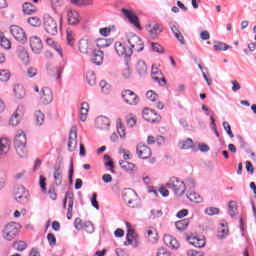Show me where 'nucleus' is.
Wrapping results in <instances>:
<instances>
[{
    "label": "nucleus",
    "mask_w": 256,
    "mask_h": 256,
    "mask_svg": "<svg viewBox=\"0 0 256 256\" xmlns=\"http://www.w3.org/2000/svg\"><path fill=\"white\" fill-rule=\"evenodd\" d=\"M14 148L19 157L27 155V135L24 131L20 130L14 137Z\"/></svg>",
    "instance_id": "obj_1"
},
{
    "label": "nucleus",
    "mask_w": 256,
    "mask_h": 256,
    "mask_svg": "<svg viewBox=\"0 0 256 256\" xmlns=\"http://www.w3.org/2000/svg\"><path fill=\"white\" fill-rule=\"evenodd\" d=\"M166 187L171 189L177 197H183V195H185V191H187V185L185 182L175 176L168 180Z\"/></svg>",
    "instance_id": "obj_2"
},
{
    "label": "nucleus",
    "mask_w": 256,
    "mask_h": 256,
    "mask_svg": "<svg viewBox=\"0 0 256 256\" xmlns=\"http://www.w3.org/2000/svg\"><path fill=\"white\" fill-rule=\"evenodd\" d=\"M43 28L48 35H57L59 31L57 20L49 15H45L43 18Z\"/></svg>",
    "instance_id": "obj_3"
},
{
    "label": "nucleus",
    "mask_w": 256,
    "mask_h": 256,
    "mask_svg": "<svg viewBox=\"0 0 256 256\" xmlns=\"http://www.w3.org/2000/svg\"><path fill=\"white\" fill-rule=\"evenodd\" d=\"M2 235L6 241H13V238L19 235V224L16 222L6 224Z\"/></svg>",
    "instance_id": "obj_4"
},
{
    "label": "nucleus",
    "mask_w": 256,
    "mask_h": 256,
    "mask_svg": "<svg viewBox=\"0 0 256 256\" xmlns=\"http://www.w3.org/2000/svg\"><path fill=\"white\" fill-rule=\"evenodd\" d=\"M128 43L130 45L129 49L132 51H136V53H141L145 49V42H143V39L141 37L133 34L128 37Z\"/></svg>",
    "instance_id": "obj_5"
},
{
    "label": "nucleus",
    "mask_w": 256,
    "mask_h": 256,
    "mask_svg": "<svg viewBox=\"0 0 256 256\" xmlns=\"http://www.w3.org/2000/svg\"><path fill=\"white\" fill-rule=\"evenodd\" d=\"M142 117L147 121V123H161V114L150 108L143 109Z\"/></svg>",
    "instance_id": "obj_6"
},
{
    "label": "nucleus",
    "mask_w": 256,
    "mask_h": 256,
    "mask_svg": "<svg viewBox=\"0 0 256 256\" xmlns=\"http://www.w3.org/2000/svg\"><path fill=\"white\" fill-rule=\"evenodd\" d=\"M121 98L123 99V102L126 103V105H137L139 103V96L133 92V90H123L121 92Z\"/></svg>",
    "instance_id": "obj_7"
},
{
    "label": "nucleus",
    "mask_w": 256,
    "mask_h": 256,
    "mask_svg": "<svg viewBox=\"0 0 256 256\" xmlns=\"http://www.w3.org/2000/svg\"><path fill=\"white\" fill-rule=\"evenodd\" d=\"M123 201L128 205L131 209H135L137 207V193L132 189H127L122 194Z\"/></svg>",
    "instance_id": "obj_8"
},
{
    "label": "nucleus",
    "mask_w": 256,
    "mask_h": 256,
    "mask_svg": "<svg viewBox=\"0 0 256 256\" xmlns=\"http://www.w3.org/2000/svg\"><path fill=\"white\" fill-rule=\"evenodd\" d=\"M74 227L78 231H86V233H94L95 232V226H93V223H91V221H83V220H81V218L75 219Z\"/></svg>",
    "instance_id": "obj_9"
},
{
    "label": "nucleus",
    "mask_w": 256,
    "mask_h": 256,
    "mask_svg": "<svg viewBox=\"0 0 256 256\" xmlns=\"http://www.w3.org/2000/svg\"><path fill=\"white\" fill-rule=\"evenodd\" d=\"M127 229V235H126V241L124 242V245L129 246L133 245V247H137L139 245V236L135 232V230L131 229V225L126 222Z\"/></svg>",
    "instance_id": "obj_10"
},
{
    "label": "nucleus",
    "mask_w": 256,
    "mask_h": 256,
    "mask_svg": "<svg viewBox=\"0 0 256 256\" xmlns=\"http://www.w3.org/2000/svg\"><path fill=\"white\" fill-rule=\"evenodd\" d=\"M10 33L16 41H19V43H27V34H25L23 28L17 25H12L10 27Z\"/></svg>",
    "instance_id": "obj_11"
},
{
    "label": "nucleus",
    "mask_w": 256,
    "mask_h": 256,
    "mask_svg": "<svg viewBox=\"0 0 256 256\" xmlns=\"http://www.w3.org/2000/svg\"><path fill=\"white\" fill-rule=\"evenodd\" d=\"M121 11L124 17H126L129 23H131V25L135 26L136 29H138L139 31L143 30V28L141 27V24L139 23V18L137 17V14H135L133 10L122 8Z\"/></svg>",
    "instance_id": "obj_12"
},
{
    "label": "nucleus",
    "mask_w": 256,
    "mask_h": 256,
    "mask_svg": "<svg viewBox=\"0 0 256 256\" xmlns=\"http://www.w3.org/2000/svg\"><path fill=\"white\" fill-rule=\"evenodd\" d=\"M75 197L73 196L72 193H67L65 195V198L63 200V207L64 209L67 208V203H68V208H67V219H72L73 218V205H74Z\"/></svg>",
    "instance_id": "obj_13"
},
{
    "label": "nucleus",
    "mask_w": 256,
    "mask_h": 256,
    "mask_svg": "<svg viewBox=\"0 0 256 256\" xmlns=\"http://www.w3.org/2000/svg\"><path fill=\"white\" fill-rule=\"evenodd\" d=\"M136 155H138L139 159H151V155L153 152L149 148V146L140 143L136 146Z\"/></svg>",
    "instance_id": "obj_14"
},
{
    "label": "nucleus",
    "mask_w": 256,
    "mask_h": 256,
    "mask_svg": "<svg viewBox=\"0 0 256 256\" xmlns=\"http://www.w3.org/2000/svg\"><path fill=\"white\" fill-rule=\"evenodd\" d=\"M29 41H30V47L32 51L36 55H39V53L43 51V41L41 40V38L37 36H31Z\"/></svg>",
    "instance_id": "obj_15"
},
{
    "label": "nucleus",
    "mask_w": 256,
    "mask_h": 256,
    "mask_svg": "<svg viewBox=\"0 0 256 256\" xmlns=\"http://www.w3.org/2000/svg\"><path fill=\"white\" fill-rule=\"evenodd\" d=\"M77 149V126H72L69 134L68 150L73 152Z\"/></svg>",
    "instance_id": "obj_16"
},
{
    "label": "nucleus",
    "mask_w": 256,
    "mask_h": 256,
    "mask_svg": "<svg viewBox=\"0 0 256 256\" xmlns=\"http://www.w3.org/2000/svg\"><path fill=\"white\" fill-rule=\"evenodd\" d=\"M151 77L156 83H159L161 87H165L167 85V80H165V77L159 68L152 67Z\"/></svg>",
    "instance_id": "obj_17"
},
{
    "label": "nucleus",
    "mask_w": 256,
    "mask_h": 256,
    "mask_svg": "<svg viewBox=\"0 0 256 256\" xmlns=\"http://www.w3.org/2000/svg\"><path fill=\"white\" fill-rule=\"evenodd\" d=\"M67 21H68V25H79V23H81V15L73 9H69L67 11Z\"/></svg>",
    "instance_id": "obj_18"
},
{
    "label": "nucleus",
    "mask_w": 256,
    "mask_h": 256,
    "mask_svg": "<svg viewBox=\"0 0 256 256\" xmlns=\"http://www.w3.org/2000/svg\"><path fill=\"white\" fill-rule=\"evenodd\" d=\"M79 51L82 55H89L90 51H93V42L88 39H82L79 42Z\"/></svg>",
    "instance_id": "obj_19"
},
{
    "label": "nucleus",
    "mask_w": 256,
    "mask_h": 256,
    "mask_svg": "<svg viewBox=\"0 0 256 256\" xmlns=\"http://www.w3.org/2000/svg\"><path fill=\"white\" fill-rule=\"evenodd\" d=\"M40 99L44 105H49L53 101V91H51V88H42Z\"/></svg>",
    "instance_id": "obj_20"
},
{
    "label": "nucleus",
    "mask_w": 256,
    "mask_h": 256,
    "mask_svg": "<svg viewBox=\"0 0 256 256\" xmlns=\"http://www.w3.org/2000/svg\"><path fill=\"white\" fill-rule=\"evenodd\" d=\"M163 241L165 243V246L169 247V249H179V242L175 237L169 234H165Z\"/></svg>",
    "instance_id": "obj_21"
},
{
    "label": "nucleus",
    "mask_w": 256,
    "mask_h": 256,
    "mask_svg": "<svg viewBox=\"0 0 256 256\" xmlns=\"http://www.w3.org/2000/svg\"><path fill=\"white\" fill-rule=\"evenodd\" d=\"M97 129H100V131H107L109 129V118L100 116L95 121Z\"/></svg>",
    "instance_id": "obj_22"
},
{
    "label": "nucleus",
    "mask_w": 256,
    "mask_h": 256,
    "mask_svg": "<svg viewBox=\"0 0 256 256\" xmlns=\"http://www.w3.org/2000/svg\"><path fill=\"white\" fill-rule=\"evenodd\" d=\"M11 149V140L7 138L0 139V157L7 155Z\"/></svg>",
    "instance_id": "obj_23"
},
{
    "label": "nucleus",
    "mask_w": 256,
    "mask_h": 256,
    "mask_svg": "<svg viewBox=\"0 0 256 256\" xmlns=\"http://www.w3.org/2000/svg\"><path fill=\"white\" fill-rule=\"evenodd\" d=\"M25 114V111L23 110V107H18L15 111V113L12 115L11 119H10V123H12V125H19V122L21 121V119L23 118V115Z\"/></svg>",
    "instance_id": "obj_24"
},
{
    "label": "nucleus",
    "mask_w": 256,
    "mask_h": 256,
    "mask_svg": "<svg viewBox=\"0 0 256 256\" xmlns=\"http://www.w3.org/2000/svg\"><path fill=\"white\" fill-rule=\"evenodd\" d=\"M116 53L120 56L131 57L132 51L130 48H125V45L121 43L115 44Z\"/></svg>",
    "instance_id": "obj_25"
},
{
    "label": "nucleus",
    "mask_w": 256,
    "mask_h": 256,
    "mask_svg": "<svg viewBox=\"0 0 256 256\" xmlns=\"http://www.w3.org/2000/svg\"><path fill=\"white\" fill-rule=\"evenodd\" d=\"M53 177L56 185H61V183H63V172L61 171V164H55Z\"/></svg>",
    "instance_id": "obj_26"
},
{
    "label": "nucleus",
    "mask_w": 256,
    "mask_h": 256,
    "mask_svg": "<svg viewBox=\"0 0 256 256\" xmlns=\"http://www.w3.org/2000/svg\"><path fill=\"white\" fill-rule=\"evenodd\" d=\"M147 31L150 33L151 37L155 38L159 37V35H161V31L163 30L161 29V26L159 24L152 23L148 25Z\"/></svg>",
    "instance_id": "obj_27"
},
{
    "label": "nucleus",
    "mask_w": 256,
    "mask_h": 256,
    "mask_svg": "<svg viewBox=\"0 0 256 256\" xmlns=\"http://www.w3.org/2000/svg\"><path fill=\"white\" fill-rule=\"evenodd\" d=\"M103 51L101 50H97V49H93L92 52V63H94V65H101L103 63Z\"/></svg>",
    "instance_id": "obj_28"
},
{
    "label": "nucleus",
    "mask_w": 256,
    "mask_h": 256,
    "mask_svg": "<svg viewBox=\"0 0 256 256\" xmlns=\"http://www.w3.org/2000/svg\"><path fill=\"white\" fill-rule=\"evenodd\" d=\"M146 233H147L148 241L150 243H157V241H159V234L157 233V229L153 227H149L146 230Z\"/></svg>",
    "instance_id": "obj_29"
},
{
    "label": "nucleus",
    "mask_w": 256,
    "mask_h": 256,
    "mask_svg": "<svg viewBox=\"0 0 256 256\" xmlns=\"http://www.w3.org/2000/svg\"><path fill=\"white\" fill-rule=\"evenodd\" d=\"M22 11L25 15H33V13H37V6L31 2H25L22 6Z\"/></svg>",
    "instance_id": "obj_30"
},
{
    "label": "nucleus",
    "mask_w": 256,
    "mask_h": 256,
    "mask_svg": "<svg viewBox=\"0 0 256 256\" xmlns=\"http://www.w3.org/2000/svg\"><path fill=\"white\" fill-rule=\"evenodd\" d=\"M119 165L123 171H127L128 173H132V171H135L137 169V166L133 164L132 162H128L127 160H121L119 162Z\"/></svg>",
    "instance_id": "obj_31"
},
{
    "label": "nucleus",
    "mask_w": 256,
    "mask_h": 256,
    "mask_svg": "<svg viewBox=\"0 0 256 256\" xmlns=\"http://www.w3.org/2000/svg\"><path fill=\"white\" fill-rule=\"evenodd\" d=\"M46 44L51 47L52 49H55V51L59 54L60 57H63V49L53 38H47L46 39Z\"/></svg>",
    "instance_id": "obj_32"
},
{
    "label": "nucleus",
    "mask_w": 256,
    "mask_h": 256,
    "mask_svg": "<svg viewBox=\"0 0 256 256\" xmlns=\"http://www.w3.org/2000/svg\"><path fill=\"white\" fill-rule=\"evenodd\" d=\"M110 44L111 42L106 38H98L92 43L93 47H97V49H105L106 47H109Z\"/></svg>",
    "instance_id": "obj_33"
},
{
    "label": "nucleus",
    "mask_w": 256,
    "mask_h": 256,
    "mask_svg": "<svg viewBox=\"0 0 256 256\" xmlns=\"http://www.w3.org/2000/svg\"><path fill=\"white\" fill-rule=\"evenodd\" d=\"M186 197L191 201V203H203V197H201L197 192H187Z\"/></svg>",
    "instance_id": "obj_34"
},
{
    "label": "nucleus",
    "mask_w": 256,
    "mask_h": 256,
    "mask_svg": "<svg viewBox=\"0 0 256 256\" xmlns=\"http://www.w3.org/2000/svg\"><path fill=\"white\" fill-rule=\"evenodd\" d=\"M178 147L179 149H182V150L193 149V147H195V144L193 143V139L187 138L184 141H180L178 143Z\"/></svg>",
    "instance_id": "obj_35"
},
{
    "label": "nucleus",
    "mask_w": 256,
    "mask_h": 256,
    "mask_svg": "<svg viewBox=\"0 0 256 256\" xmlns=\"http://www.w3.org/2000/svg\"><path fill=\"white\" fill-rule=\"evenodd\" d=\"M0 46L6 50L11 49V40L5 37L3 32H0Z\"/></svg>",
    "instance_id": "obj_36"
},
{
    "label": "nucleus",
    "mask_w": 256,
    "mask_h": 256,
    "mask_svg": "<svg viewBox=\"0 0 256 256\" xmlns=\"http://www.w3.org/2000/svg\"><path fill=\"white\" fill-rule=\"evenodd\" d=\"M87 115H89V104L87 102H83L80 108L81 121H87Z\"/></svg>",
    "instance_id": "obj_37"
},
{
    "label": "nucleus",
    "mask_w": 256,
    "mask_h": 256,
    "mask_svg": "<svg viewBox=\"0 0 256 256\" xmlns=\"http://www.w3.org/2000/svg\"><path fill=\"white\" fill-rule=\"evenodd\" d=\"M18 57L25 65L29 64V52L25 48L19 50Z\"/></svg>",
    "instance_id": "obj_38"
},
{
    "label": "nucleus",
    "mask_w": 256,
    "mask_h": 256,
    "mask_svg": "<svg viewBox=\"0 0 256 256\" xmlns=\"http://www.w3.org/2000/svg\"><path fill=\"white\" fill-rule=\"evenodd\" d=\"M99 86H100L101 91L104 93V95H109V93H111V91H113L111 84H109L105 80L100 81Z\"/></svg>",
    "instance_id": "obj_39"
},
{
    "label": "nucleus",
    "mask_w": 256,
    "mask_h": 256,
    "mask_svg": "<svg viewBox=\"0 0 256 256\" xmlns=\"http://www.w3.org/2000/svg\"><path fill=\"white\" fill-rule=\"evenodd\" d=\"M86 79L88 84L93 87V85L97 84V77L95 76V72L93 70H88L86 73Z\"/></svg>",
    "instance_id": "obj_40"
},
{
    "label": "nucleus",
    "mask_w": 256,
    "mask_h": 256,
    "mask_svg": "<svg viewBox=\"0 0 256 256\" xmlns=\"http://www.w3.org/2000/svg\"><path fill=\"white\" fill-rule=\"evenodd\" d=\"M104 165L105 167H109L108 170L110 171V173H115V165L113 164L111 156H109L108 154L104 155Z\"/></svg>",
    "instance_id": "obj_41"
},
{
    "label": "nucleus",
    "mask_w": 256,
    "mask_h": 256,
    "mask_svg": "<svg viewBox=\"0 0 256 256\" xmlns=\"http://www.w3.org/2000/svg\"><path fill=\"white\" fill-rule=\"evenodd\" d=\"M13 248L15 249V251L23 252L25 251V249H27V242L23 240H16L13 243Z\"/></svg>",
    "instance_id": "obj_42"
},
{
    "label": "nucleus",
    "mask_w": 256,
    "mask_h": 256,
    "mask_svg": "<svg viewBox=\"0 0 256 256\" xmlns=\"http://www.w3.org/2000/svg\"><path fill=\"white\" fill-rule=\"evenodd\" d=\"M189 223H190L189 219L179 220L175 223L176 229H178V231H185V229H187V227H189Z\"/></svg>",
    "instance_id": "obj_43"
},
{
    "label": "nucleus",
    "mask_w": 256,
    "mask_h": 256,
    "mask_svg": "<svg viewBox=\"0 0 256 256\" xmlns=\"http://www.w3.org/2000/svg\"><path fill=\"white\" fill-rule=\"evenodd\" d=\"M136 71L138 75H146L147 74V64L143 61H138L136 65Z\"/></svg>",
    "instance_id": "obj_44"
},
{
    "label": "nucleus",
    "mask_w": 256,
    "mask_h": 256,
    "mask_svg": "<svg viewBox=\"0 0 256 256\" xmlns=\"http://www.w3.org/2000/svg\"><path fill=\"white\" fill-rule=\"evenodd\" d=\"M191 245L194 247H198L201 249L202 247H205V239L199 238V237H193L190 241Z\"/></svg>",
    "instance_id": "obj_45"
},
{
    "label": "nucleus",
    "mask_w": 256,
    "mask_h": 256,
    "mask_svg": "<svg viewBox=\"0 0 256 256\" xmlns=\"http://www.w3.org/2000/svg\"><path fill=\"white\" fill-rule=\"evenodd\" d=\"M25 190L18 189V192L15 194L16 201H19V203H27V196H25Z\"/></svg>",
    "instance_id": "obj_46"
},
{
    "label": "nucleus",
    "mask_w": 256,
    "mask_h": 256,
    "mask_svg": "<svg viewBox=\"0 0 256 256\" xmlns=\"http://www.w3.org/2000/svg\"><path fill=\"white\" fill-rule=\"evenodd\" d=\"M72 5L77 7H83L87 5H93V0H70Z\"/></svg>",
    "instance_id": "obj_47"
},
{
    "label": "nucleus",
    "mask_w": 256,
    "mask_h": 256,
    "mask_svg": "<svg viewBox=\"0 0 256 256\" xmlns=\"http://www.w3.org/2000/svg\"><path fill=\"white\" fill-rule=\"evenodd\" d=\"M116 127L118 134L120 135L121 139H124L126 133H125V126H123V122H121V119H118L116 121Z\"/></svg>",
    "instance_id": "obj_48"
},
{
    "label": "nucleus",
    "mask_w": 256,
    "mask_h": 256,
    "mask_svg": "<svg viewBox=\"0 0 256 256\" xmlns=\"http://www.w3.org/2000/svg\"><path fill=\"white\" fill-rule=\"evenodd\" d=\"M228 212H229V215H231L232 217H235V215L237 214V202L235 201L229 202Z\"/></svg>",
    "instance_id": "obj_49"
},
{
    "label": "nucleus",
    "mask_w": 256,
    "mask_h": 256,
    "mask_svg": "<svg viewBox=\"0 0 256 256\" xmlns=\"http://www.w3.org/2000/svg\"><path fill=\"white\" fill-rule=\"evenodd\" d=\"M232 47L222 43V42H216L214 44V51H227V49H231Z\"/></svg>",
    "instance_id": "obj_50"
},
{
    "label": "nucleus",
    "mask_w": 256,
    "mask_h": 256,
    "mask_svg": "<svg viewBox=\"0 0 256 256\" xmlns=\"http://www.w3.org/2000/svg\"><path fill=\"white\" fill-rule=\"evenodd\" d=\"M11 79V72L9 70H0V81L7 82Z\"/></svg>",
    "instance_id": "obj_51"
},
{
    "label": "nucleus",
    "mask_w": 256,
    "mask_h": 256,
    "mask_svg": "<svg viewBox=\"0 0 256 256\" xmlns=\"http://www.w3.org/2000/svg\"><path fill=\"white\" fill-rule=\"evenodd\" d=\"M146 97L152 103H155V102L159 101V95H157V93H155L153 90H149L146 93Z\"/></svg>",
    "instance_id": "obj_52"
},
{
    "label": "nucleus",
    "mask_w": 256,
    "mask_h": 256,
    "mask_svg": "<svg viewBox=\"0 0 256 256\" xmlns=\"http://www.w3.org/2000/svg\"><path fill=\"white\" fill-rule=\"evenodd\" d=\"M126 121L129 127H135V125H137V116H135L134 114H129L126 117Z\"/></svg>",
    "instance_id": "obj_53"
},
{
    "label": "nucleus",
    "mask_w": 256,
    "mask_h": 256,
    "mask_svg": "<svg viewBox=\"0 0 256 256\" xmlns=\"http://www.w3.org/2000/svg\"><path fill=\"white\" fill-rule=\"evenodd\" d=\"M28 23L32 27H40L41 26V19L37 16L28 18Z\"/></svg>",
    "instance_id": "obj_54"
},
{
    "label": "nucleus",
    "mask_w": 256,
    "mask_h": 256,
    "mask_svg": "<svg viewBox=\"0 0 256 256\" xmlns=\"http://www.w3.org/2000/svg\"><path fill=\"white\" fill-rule=\"evenodd\" d=\"M35 117H36L37 125H42L43 123H45V114H43V112L36 111Z\"/></svg>",
    "instance_id": "obj_55"
},
{
    "label": "nucleus",
    "mask_w": 256,
    "mask_h": 256,
    "mask_svg": "<svg viewBox=\"0 0 256 256\" xmlns=\"http://www.w3.org/2000/svg\"><path fill=\"white\" fill-rule=\"evenodd\" d=\"M67 43L70 45V47H73L75 45V36L73 35V32L71 30H67Z\"/></svg>",
    "instance_id": "obj_56"
},
{
    "label": "nucleus",
    "mask_w": 256,
    "mask_h": 256,
    "mask_svg": "<svg viewBox=\"0 0 256 256\" xmlns=\"http://www.w3.org/2000/svg\"><path fill=\"white\" fill-rule=\"evenodd\" d=\"M5 183H7V173L3 170H0V189L5 187Z\"/></svg>",
    "instance_id": "obj_57"
},
{
    "label": "nucleus",
    "mask_w": 256,
    "mask_h": 256,
    "mask_svg": "<svg viewBox=\"0 0 256 256\" xmlns=\"http://www.w3.org/2000/svg\"><path fill=\"white\" fill-rule=\"evenodd\" d=\"M223 128L231 139L235 137V134H233V131L231 130V124H229V122H223Z\"/></svg>",
    "instance_id": "obj_58"
},
{
    "label": "nucleus",
    "mask_w": 256,
    "mask_h": 256,
    "mask_svg": "<svg viewBox=\"0 0 256 256\" xmlns=\"http://www.w3.org/2000/svg\"><path fill=\"white\" fill-rule=\"evenodd\" d=\"M205 213H206V215H210V216L219 215V208H217V207H208V208L205 209Z\"/></svg>",
    "instance_id": "obj_59"
},
{
    "label": "nucleus",
    "mask_w": 256,
    "mask_h": 256,
    "mask_svg": "<svg viewBox=\"0 0 256 256\" xmlns=\"http://www.w3.org/2000/svg\"><path fill=\"white\" fill-rule=\"evenodd\" d=\"M47 240H48L49 245H51V246L57 245V238L55 237V234L48 233Z\"/></svg>",
    "instance_id": "obj_60"
},
{
    "label": "nucleus",
    "mask_w": 256,
    "mask_h": 256,
    "mask_svg": "<svg viewBox=\"0 0 256 256\" xmlns=\"http://www.w3.org/2000/svg\"><path fill=\"white\" fill-rule=\"evenodd\" d=\"M38 73H39V70H37L36 67H29L27 70V75L30 78L37 77Z\"/></svg>",
    "instance_id": "obj_61"
},
{
    "label": "nucleus",
    "mask_w": 256,
    "mask_h": 256,
    "mask_svg": "<svg viewBox=\"0 0 256 256\" xmlns=\"http://www.w3.org/2000/svg\"><path fill=\"white\" fill-rule=\"evenodd\" d=\"M121 73L124 79H129V77H131V68H129L127 65L124 66Z\"/></svg>",
    "instance_id": "obj_62"
},
{
    "label": "nucleus",
    "mask_w": 256,
    "mask_h": 256,
    "mask_svg": "<svg viewBox=\"0 0 256 256\" xmlns=\"http://www.w3.org/2000/svg\"><path fill=\"white\" fill-rule=\"evenodd\" d=\"M46 181H47V179L45 177L40 176L39 184H40V187H41L43 192L47 191V182Z\"/></svg>",
    "instance_id": "obj_63"
},
{
    "label": "nucleus",
    "mask_w": 256,
    "mask_h": 256,
    "mask_svg": "<svg viewBox=\"0 0 256 256\" xmlns=\"http://www.w3.org/2000/svg\"><path fill=\"white\" fill-rule=\"evenodd\" d=\"M152 49L156 53H163V47L159 43H152Z\"/></svg>",
    "instance_id": "obj_64"
}]
</instances>
